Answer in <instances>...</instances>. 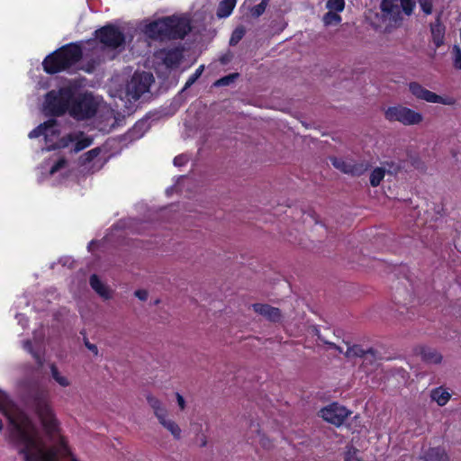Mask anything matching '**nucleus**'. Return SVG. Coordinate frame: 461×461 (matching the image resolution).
I'll list each match as a JSON object with an SVG mask.
<instances>
[{"label":"nucleus","instance_id":"obj_1","mask_svg":"<svg viewBox=\"0 0 461 461\" xmlns=\"http://www.w3.org/2000/svg\"><path fill=\"white\" fill-rule=\"evenodd\" d=\"M79 87L77 80H67L58 89L48 92L42 104L43 112L58 116L68 112L77 121L93 117L98 110L100 100L88 92L77 95Z\"/></svg>","mask_w":461,"mask_h":461},{"label":"nucleus","instance_id":"obj_2","mask_svg":"<svg viewBox=\"0 0 461 461\" xmlns=\"http://www.w3.org/2000/svg\"><path fill=\"white\" fill-rule=\"evenodd\" d=\"M60 133L59 122L56 119H50L30 131L28 137H43L46 150L69 148L71 151L77 153L93 143V138L83 131H74L63 137H60Z\"/></svg>","mask_w":461,"mask_h":461},{"label":"nucleus","instance_id":"obj_3","mask_svg":"<svg viewBox=\"0 0 461 461\" xmlns=\"http://www.w3.org/2000/svg\"><path fill=\"white\" fill-rule=\"evenodd\" d=\"M143 33L154 40L184 39L191 31L188 14H173L147 23Z\"/></svg>","mask_w":461,"mask_h":461},{"label":"nucleus","instance_id":"obj_4","mask_svg":"<svg viewBox=\"0 0 461 461\" xmlns=\"http://www.w3.org/2000/svg\"><path fill=\"white\" fill-rule=\"evenodd\" d=\"M25 461H78L68 445H12Z\"/></svg>","mask_w":461,"mask_h":461},{"label":"nucleus","instance_id":"obj_5","mask_svg":"<svg viewBox=\"0 0 461 461\" xmlns=\"http://www.w3.org/2000/svg\"><path fill=\"white\" fill-rule=\"evenodd\" d=\"M82 53L78 44L66 45L45 58L42 62L44 70L49 74H54L68 69L80 60Z\"/></svg>","mask_w":461,"mask_h":461},{"label":"nucleus","instance_id":"obj_6","mask_svg":"<svg viewBox=\"0 0 461 461\" xmlns=\"http://www.w3.org/2000/svg\"><path fill=\"white\" fill-rule=\"evenodd\" d=\"M153 81L154 77L151 73H134L124 88L111 93V95L118 97L124 103L125 108H130L129 104L137 101L144 93L148 92Z\"/></svg>","mask_w":461,"mask_h":461},{"label":"nucleus","instance_id":"obj_7","mask_svg":"<svg viewBox=\"0 0 461 461\" xmlns=\"http://www.w3.org/2000/svg\"><path fill=\"white\" fill-rule=\"evenodd\" d=\"M384 117L389 122H397L404 126L419 125L424 120L421 113L402 104H396L385 109Z\"/></svg>","mask_w":461,"mask_h":461},{"label":"nucleus","instance_id":"obj_8","mask_svg":"<svg viewBox=\"0 0 461 461\" xmlns=\"http://www.w3.org/2000/svg\"><path fill=\"white\" fill-rule=\"evenodd\" d=\"M410 93L418 100L425 101L430 104H439L444 105H453L456 104L454 97L449 95H439L425 88L418 82H411L408 85Z\"/></svg>","mask_w":461,"mask_h":461},{"label":"nucleus","instance_id":"obj_9","mask_svg":"<svg viewBox=\"0 0 461 461\" xmlns=\"http://www.w3.org/2000/svg\"><path fill=\"white\" fill-rule=\"evenodd\" d=\"M41 181L47 178L51 179L52 185H57L62 182L63 179L68 176L70 173V167L68 161L60 158L53 163V165L42 166L41 168Z\"/></svg>","mask_w":461,"mask_h":461},{"label":"nucleus","instance_id":"obj_10","mask_svg":"<svg viewBox=\"0 0 461 461\" xmlns=\"http://www.w3.org/2000/svg\"><path fill=\"white\" fill-rule=\"evenodd\" d=\"M96 37L106 47L115 49L124 43V36L122 32L115 26H104L96 31Z\"/></svg>","mask_w":461,"mask_h":461},{"label":"nucleus","instance_id":"obj_11","mask_svg":"<svg viewBox=\"0 0 461 461\" xmlns=\"http://www.w3.org/2000/svg\"><path fill=\"white\" fill-rule=\"evenodd\" d=\"M330 160L334 167L352 176H360L367 169L366 163L357 162L351 158H331Z\"/></svg>","mask_w":461,"mask_h":461},{"label":"nucleus","instance_id":"obj_12","mask_svg":"<svg viewBox=\"0 0 461 461\" xmlns=\"http://www.w3.org/2000/svg\"><path fill=\"white\" fill-rule=\"evenodd\" d=\"M349 411L338 403H331L320 411V416L326 421L339 426L349 415Z\"/></svg>","mask_w":461,"mask_h":461},{"label":"nucleus","instance_id":"obj_13","mask_svg":"<svg viewBox=\"0 0 461 461\" xmlns=\"http://www.w3.org/2000/svg\"><path fill=\"white\" fill-rule=\"evenodd\" d=\"M106 160V153L101 148H95L82 156L81 164L89 171H96L102 168Z\"/></svg>","mask_w":461,"mask_h":461},{"label":"nucleus","instance_id":"obj_14","mask_svg":"<svg viewBox=\"0 0 461 461\" xmlns=\"http://www.w3.org/2000/svg\"><path fill=\"white\" fill-rule=\"evenodd\" d=\"M321 341L329 345L330 348H335L339 353L344 354L348 358L363 357L364 361L371 360L375 357V352L372 349L365 350L358 345H349L346 343L347 348L344 349L341 347L336 346L334 343L328 342L320 338Z\"/></svg>","mask_w":461,"mask_h":461},{"label":"nucleus","instance_id":"obj_15","mask_svg":"<svg viewBox=\"0 0 461 461\" xmlns=\"http://www.w3.org/2000/svg\"><path fill=\"white\" fill-rule=\"evenodd\" d=\"M156 58L161 60L167 68H175L176 67L182 58V50L179 48H174L171 50H162L156 53Z\"/></svg>","mask_w":461,"mask_h":461},{"label":"nucleus","instance_id":"obj_16","mask_svg":"<svg viewBox=\"0 0 461 461\" xmlns=\"http://www.w3.org/2000/svg\"><path fill=\"white\" fill-rule=\"evenodd\" d=\"M252 308L255 312L272 322H278L282 320V314L278 308L265 303H254Z\"/></svg>","mask_w":461,"mask_h":461},{"label":"nucleus","instance_id":"obj_17","mask_svg":"<svg viewBox=\"0 0 461 461\" xmlns=\"http://www.w3.org/2000/svg\"><path fill=\"white\" fill-rule=\"evenodd\" d=\"M158 423L167 429L175 439H180L182 429L179 425L169 416V412L158 419Z\"/></svg>","mask_w":461,"mask_h":461},{"label":"nucleus","instance_id":"obj_18","mask_svg":"<svg viewBox=\"0 0 461 461\" xmlns=\"http://www.w3.org/2000/svg\"><path fill=\"white\" fill-rule=\"evenodd\" d=\"M445 32L446 28L444 24L441 23L439 16H438L435 23L430 24L432 41L437 48L444 44Z\"/></svg>","mask_w":461,"mask_h":461},{"label":"nucleus","instance_id":"obj_19","mask_svg":"<svg viewBox=\"0 0 461 461\" xmlns=\"http://www.w3.org/2000/svg\"><path fill=\"white\" fill-rule=\"evenodd\" d=\"M90 285L102 298L105 300L112 298V290L96 275L91 276Z\"/></svg>","mask_w":461,"mask_h":461},{"label":"nucleus","instance_id":"obj_20","mask_svg":"<svg viewBox=\"0 0 461 461\" xmlns=\"http://www.w3.org/2000/svg\"><path fill=\"white\" fill-rule=\"evenodd\" d=\"M147 402L149 407L152 409L155 417L158 419L161 418L165 414L168 413L167 407L164 403L156 396L148 394L146 396Z\"/></svg>","mask_w":461,"mask_h":461},{"label":"nucleus","instance_id":"obj_21","mask_svg":"<svg viewBox=\"0 0 461 461\" xmlns=\"http://www.w3.org/2000/svg\"><path fill=\"white\" fill-rule=\"evenodd\" d=\"M237 5V0H221L219 3L216 15L218 18H227L229 17Z\"/></svg>","mask_w":461,"mask_h":461},{"label":"nucleus","instance_id":"obj_22","mask_svg":"<svg viewBox=\"0 0 461 461\" xmlns=\"http://www.w3.org/2000/svg\"><path fill=\"white\" fill-rule=\"evenodd\" d=\"M430 397L432 401L438 403V405L444 406L449 401L451 394L447 389L443 387H438L430 392Z\"/></svg>","mask_w":461,"mask_h":461},{"label":"nucleus","instance_id":"obj_23","mask_svg":"<svg viewBox=\"0 0 461 461\" xmlns=\"http://www.w3.org/2000/svg\"><path fill=\"white\" fill-rule=\"evenodd\" d=\"M50 375L52 379L61 387H68L71 385V380L68 376L61 373L58 367L52 364L50 365Z\"/></svg>","mask_w":461,"mask_h":461},{"label":"nucleus","instance_id":"obj_24","mask_svg":"<svg viewBox=\"0 0 461 461\" xmlns=\"http://www.w3.org/2000/svg\"><path fill=\"white\" fill-rule=\"evenodd\" d=\"M39 343H40V341L38 339H35L36 346H35V348H33L32 345V342L30 340H25L23 343V348L26 351H28L30 354H32V356L33 357V358L39 365H42L43 357H42V354H41Z\"/></svg>","mask_w":461,"mask_h":461},{"label":"nucleus","instance_id":"obj_25","mask_svg":"<svg viewBox=\"0 0 461 461\" xmlns=\"http://www.w3.org/2000/svg\"><path fill=\"white\" fill-rule=\"evenodd\" d=\"M421 358L431 364H438L441 361V355L435 349L429 348H422L420 352Z\"/></svg>","mask_w":461,"mask_h":461},{"label":"nucleus","instance_id":"obj_26","mask_svg":"<svg viewBox=\"0 0 461 461\" xmlns=\"http://www.w3.org/2000/svg\"><path fill=\"white\" fill-rule=\"evenodd\" d=\"M425 461H448L445 451L441 448H430L424 455Z\"/></svg>","mask_w":461,"mask_h":461},{"label":"nucleus","instance_id":"obj_27","mask_svg":"<svg viewBox=\"0 0 461 461\" xmlns=\"http://www.w3.org/2000/svg\"><path fill=\"white\" fill-rule=\"evenodd\" d=\"M385 176V169L383 167L375 168L370 175V184L372 186H378Z\"/></svg>","mask_w":461,"mask_h":461},{"label":"nucleus","instance_id":"obj_28","mask_svg":"<svg viewBox=\"0 0 461 461\" xmlns=\"http://www.w3.org/2000/svg\"><path fill=\"white\" fill-rule=\"evenodd\" d=\"M335 11H329L324 16H323V23L325 25H336L339 24L341 22V17L339 14H336Z\"/></svg>","mask_w":461,"mask_h":461},{"label":"nucleus","instance_id":"obj_29","mask_svg":"<svg viewBox=\"0 0 461 461\" xmlns=\"http://www.w3.org/2000/svg\"><path fill=\"white\" fill-rule=\"evenodd\" d=\"M451 57L454 68L461 70V48L458 45L452 47Z\"/></svg>","mask_w":461,"mask_h":461},{"label":"nucleus","instance_id":"obj_30","mask_svg":"<svg viewBox=\"0 0 461 461\" xmlns=\"http://www.w3.org/2000/svg\"><path fill=\"white\" fill-rule=\"evenodd\" d=\"M326 7L330 11L340 13L345 8V0H328Z\"/></svg>","mask_w":461,"mask_h":461},{"label":"nucleus","instance_id":"obj_31","mask_svg":"<svg viewBox=\"0 0 461 461\" xmlns=\"http://www.w3.org/2000/svg\"><path fill=\"white\" fill-rule=\"evenodd\" d=\"M204 69V66L201 65L199 68L195 70L194 74H192L185 85V89L190 87L194 82L201 77Z\"/></svg>","mask_w":461,"mask_h":461},{"label":"nucleus","instance_id":"obj_32","mask_svg":"<svg viewBox=\"0 0 461 461\" xmlns=\"http://www.w3.org/2000/svg\"><path fill=\"white\" fill-rule=\"evenodd\" d=\"M419 5L426 14H430L433 9V0H418Z\"/></svg>","mask_w":461,"mask_h":461},{"label":"nucleus","instance_id":"obj_33","mask_svg":"<svg viewBox=\"0 0 461 461\" xmlns=\"http://www.w3.org/2000/svg\"><path fill=\"white\" fill-rule=\"evenodd\" d=\"M357 450L356 448H354L353 447H349L345 455V461H362L357 456Z\"/></svg>","mask_w":461,"mask_h":461},{"label":"nucleus","instance_id":"obj_34","mask_svg":"<svg viewBox=\"0 0 461 461\" xmlns=\"http://www.w3.org/2000/svg\"><path fill=\"white\" fill-rule=\"evenodd\" d=\"M243 36H244V29H243V28H241V27H240V28H237V29L233 32V33H232V35H231V38H230V44H232V45H233V44L238 43V42L241 40V38H242Z\"/></svg>","mask_w":461,"mask_h":461},{"label":"nucleus","instance_id":"obj_35","mask_svg":"<svg viewBox=\"0 0 461 461\" xmlns=\"http://www.w3.org/2000/svg\"><path fill=\"white\" fill-rule=\"evenodd\" d=\"M236 77H237V74H231V75H229V76H226V77H223L220 78L219 80H217L215 82L214 85L217 86H228Z\"/></svg>","mask_w":461,"mask_h":461},{"label":"nucleus","instance_id":"obj_36","mask_svg":"<svg viewBox=\"0 0 461 461\" xmlns=\"http://www.w3.org/2000/svg\"><path fill=\"white\" fill-rule=\"evenodd\" d=\"M381 10L384 15L393 13V6L391 0H383L381 3Z\"/></svg>","mask_w":461,"mask_h":461},{"label":"nucleus","instance_id":"obj_37","mask_svg":"<svg viewBox=\"0 0 461 461\" xmlns=\"http://www.w3.org/2000/svg\"><path fill=\"white\" fill-rule=\"evenodd\" d=\"M266 7H267V5L265 3H263V2H261L258 5H257L250 11L252 16H255V17L260 16L265 12Z\"/></svg>","mask_w":461,"mask_h":461},{"label":"nucleus","instance_id":"obj_38","mask_svg":"<svg viewBox=\"0 0 461 461\" xmlns=\"http://www.w3.org/2000/svg\"><path fill=\"white\" fill-rule=\"evenodd\" d=\"M187 161H188L187 156L182 154V155L176 156L174 158V165L176 167H181V166L185 165Z\"/></svg>","mask_w":461,"mask_h":461},{"label":"nucleus","instance_id":"obj_39","mask_svg":"<svg viewBox=\"0 0 461 461\" xmlns=\"http://www.w3.org/2000/svg\"><path fill=\"white\" fill-rule=\"evenodd\" d=\"M135 296L140 301H146L149 297V293L146 290H137L135 292Z\"/></svg>","mask_w":461,"mask_h":461},{"label":"nucleus","instance_id":"obj_40","mask_svg":"<svg viewBox=\"0 0 461 461\" xmlns=\"http://www.w3.org/2000/svg\"><path fill=\"white\" fill-rule=\"evenodd\" d=\"M176 402H177V404H178V407L180 408V410H185V400L184 399V397L180 393H176Z\"/></svg>","mask_w":461,"mask_h":461},{"label":"nucleus","instance_id":"obj_41","mask_svg":"<svg viewBox=\"0 0 461 461\" xmlns=\"http://www.w3.org/2000/svg\"><path fill=\"white\" fill-rule=\"evenodd\" d=\"M85 345L94 355H98V348L95 344H92L89 341L86 340Z\"/></svg>","mask_w":461,"mask_h":461},{"label":"nucleus","instance_id":"obj_42","mask_svg":"<svg viewBox=\"0 0 461 461\" xmlns=\"http://www.w3.org/2000/svg\"><path fill=\"white\" fill-rule=\"evenodd\" d=\"M15 318L18 321V323L22 325V327H26L28 321L25 316L23 314H16Z\"/></svg>","mask_w":461,"mask_h":461},{"label":"nucleus","instance_id":"obj_43","mask_svg":"<svg viewBox=\"0 0 461 461\" xmlns=\"http://www.w3.org/2000/svg\"><path fill=\"white\" fill-rule=\"evenodd\" d=\"M402 8H403V11L406 14H411V11H412V7L411 6H408V0H402Z\"/></svg>","mask_w":461,"mask_h":461},{"label":"nucleus","instance_id":"obj_44","mask_svg":"<svg viewBox=\"0 0 461 461\" xmlns=\"http://www.w3.org/2000/svg\"><path fill=\"white\" fill-rule=\"evenodd\" d=\"M198 442L200 447H205L207 445V438L204 434H201L198 437Z\"/></svg>","mask_w":461,"mask_h":461},{"label":"nucleus","instance_id":"obj_45","mask_svg":"<svg viewBox=\"0 0 461 461\" xmlns=\"http://www.w3.org/2000/svg\"><path fill=\"white\" fill-rule=\"evenodd\" d=\"M146 126V122H139L135 124L134 128H133V131H137L139 130H141L143 127Z\"/></svg>","mask_w":461,"mask_h":461},{"label":"nucleus","instance_id":"obj_46","mask_svg":"<svg viewBox=\"0 0 461 461\" xmlns=\"http://www.w3.org/2000/svg\"><path fill=\"white\" fill-rule=\"evenodd\" d=\"M3 429V421L2 420L0 419V431Z\"/></svg>","mask_w":461,"mask_h":461},{"label":"nucleus","instance_id":"obj_47","mask_svg":"<svg viewBox=\"0 0 461 461\" xmlns=\"http://www.w3.org/2000/svg\"><path fill=\"white\" fill-rule=\"evenodd\" d=\"M261 2L265 3L267 5H268L269 0H262Z\"/></svg>","mask_w":461,"mask_h":461}]
</instances>
